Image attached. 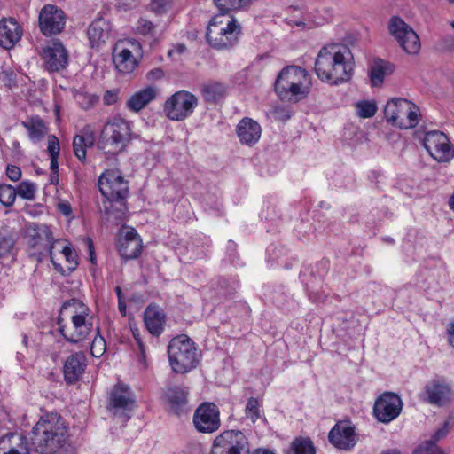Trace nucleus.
I'll use <instances>...</instances> for the list:
<instances>
[{
	"instance_id": "4",
	"label": "nucleus",
	"mask_w": 454,
	"mask_h": 454,
	"mask_svg": "<svg viewBox=\"0 0 454 454\" xmlns=\"http://www.w3.org/2000/svg\"><path fill=\"white\" fill-rule=\"evenodd\" d=\"M311 87L310 75L300 66L284 67L275 82V91L278 98L292 102H299L307 98Z\"/></svg>"
},
{
	"instance_id": "26",
	"label": "nucleus",
	"mask_w": 454,
	"mask_h": 454,
	"mask_svg": "<svg viewBox=\"0 0 454 454\" xmlns=\"http://www.w3.org/2000/svg\"><path fill=\"white\" fill-rule=\"evenodd\" d=\"M355 427H332L328 434L329 442L337 449L350 450L357 442Z\"/></svg>"
},
{
	"instance_id": "32",
	"label": "nucleus",
	"mask_w": 454,
	"mask_h": 454,
	"mask_svg": "<svg viewBox=\"0 0 454 454\" xmlns=\"http://www.w3.org/2000/svg\"><path fill=\"white\" fill-rule=\"evenodd\" d=\"M449 427H440L428 440L421 442L413 450L412 454H444L436 442L445 437L449 433Z\"/></svg>"
},
{
	"instance_id": "28",
	"label": "nucleus",
	"mask_w": 454,
	"mask_h": 454,
	"mask_svg": "<svg viewBox=\"0 0 454 454\" xmlns=\"http://www.w3.org/2000/svg\"><path fill=\"white\" fill-rule=\"evenodd\" d=\"M193 423L194 426H201L202 424L208 426H219L220 411L218 407L213 403H202L195 410Z\"/></svg>"
},
{
	"instance_id": "56",
	"label": "nucleus",
	"mask_w": 454,
	"mask_h": 454,
	"mask_svg": "<svg viewBox=\"0 0 454 454\" xmlns=\"http://www.w3.org/2000/svg\"><path fill=\"white\" fill-rule=\"evenodd\" d=\"M295 25L297 27H301L302 28L310 29L313 27L314 24H312L311 22H309V24H307L304 20H301L295 21Z\"/></svg>"
},
{
	"instance_id": "14",
	"label": "nucleus",
	"mask_w": 454,
	"mask_h": 454,
	"mask_svg": "<svg viewBox=\"0 0 454 454\" xmlns=\"http://www.w3.org/2000/svg\"><path fill=\"white\" fill-rule=\"evenodd\" d=\"M423 145L430 156L438 162H449L454 157V149L448 137L442 131L427 132Z\"/></svg>"
},
{
	"instance_id": "43",
	"label": "nucleus",
	"mask_w": 454,
	"mask_h": 454,
	"mask_svg": "<svg viewBox=\"0 0 454 454\" xmlns=\"http://www.w3.org/2000/svg\"><path fill=\"white\" fill-rule=\"evenodd\" d=\"M77 103L84 110H89L95 106L98 101V97L87 93H79L75 97Z\"/></svg>"
},
{
	"instance_id": "63",
	"label": "nucleus",
	"mask_w": 454,
	"mask_h": 454,
	"mask_svg": "<svg viewBox=\"0 0 454 454\" xmlns=\"http://www.w3.org/2000/svg\"><path fill=\"white\" fill-rule=\"evenodd\" d=\"M211 454H228L223 450H220L217 447H213Z\"/></svg>"
},
{
	"instance_id": "36",
	"label": "nucleus",
	"mask_w": 454,
	"mask_h": 454,
	"mask_svg": "<svg viewBox=\"0 0 454 454\" xmlns=\"http://www.w3.org/2000/svg\"><path fill=\"white\" fill-rule=\"evenodd\" d=\"M253 0H213L221 12L227 14L231 11L242 9L251 4Z\"/></svg>"
},
{
	"instance_id": "18",
	"label": "nucleus",
	"mask_w": 454,
	"mask_h": 454,
	"mask_svg": "<svg viewBox=\"0 0 454 454\" xmlns=\"http://www.w3.org/2000/svg\"><path fill=\"white\" fill-rule=\"evenodd\" d=\"M214 447L223 450L228 454H242L247 451V441L242 432L231 429L215 438Z\"/></svg>"
},
{
	"instance_id": "31",
	"label": "nucleus",
	"mask_w": 454,
	"mask_h": 454,
	"mask_svg": "<svg viewBox=\"0 0 454 454\" xmlns=\"http://www.w3.org/2000/svg\"><path fill=\"white\" fill-rule=\"evenodd\" d=\"M96 137L90 130H83L81 135H76L73 140V150L77 159L82 162H86V149L94 145Z\"/></svg>"
},
{
	"instance_id": "27",
	"label": "nucleus",
	"mask_w": 454,
	"mask_h": 454,
	"mask_svg": "<svg viewBox=\"0 0 454 454\" xmlns=\"http://www.w3.org/2000/svg\"><path fill=\"white\" fill-rule=\"evenodd\" d=\"M113 60L116 69L122 74L132 73L138 66V61L130 49L118 44L113 53Z\"/></svg>"
},
{
	"instance_id": "20",
	"label": "nucleus",
	"mask_w": 454,
	"mask_h": 454,
	"mask_svg": "<svg viewBox=\"0 0 454 454\" xmlns=\"http://www.w3.org/2000/svg\"><path fill=\"white\" fill-rule=\"evenodd\" d=\"M424 395L428 403L442 407L451 400L453 391L444 381L432 380L426 385Z\"/></svg>"
},
{
	"instance_id": "25",
	"label": "nucleus",
	"mask_w": 454,
	"mask_h": 454,
	"mask_svg": "<svg viewBox=\"0 0 454 454\" xmlns=\"http://www.w3.org/2000/svg\"><path fill=\"white\" fill-rule=\"evenodd\" d=\"M188 391L181 386L162 389V402L176 414H179L187 403Z\"/></svg>"
},
{
	"instance_id": "57",
	"label": "nucleus",
	"mask_w": 454,
	"mask_h": 454,
	"mask_svg": "<svg viewBox=\"0 0 454 454\" xmlns=\"http://www.w3.org/2000/svg\"><path fill=\"white\" fill-rule=\"evenodd\" d=\"M59 209L65 215H69L71 214V207L68 204H60Z\"/></svg>"
},
{
	"instance_id": "24",
	"label": "nucleus",
	"mask_w": 454,
	"mask_h": 454,
	"mask_svg": "<svg viewBox=\"0 0 454 454\" xmlns=\"http://www.w3.org/2000/svg\"><path fill=\"white\" fill-rule=\"evenodd\" d=\"M262 128L251 118L245 117L237 125V136L242 145H254L261 137Z\"/></svg>"
},
{
	"instance_id": "8",
	"label": "nucleus",
	"mask_w": 454,
	"mask_h": 454,
	"mask_svg": "<svg viewBox=\"0 0 454 454\" xmlns=\"http://www.w3.org/2000/svg\"><path fill=\"white\" fill-rule=\"evenodd\" d=\"M33 239L35 240L33 247H38L39 253L41 254H50L51 261L57 271H59L62 274H69L77 268V254L73 251L71 247L67 245L64 246L61 250V253L67 262L66 269H64L61 264L56 262L52 250L54 248V243L59 242V240L54 239L52 232L48 226H42L39 232L36 233Z\"/></svg>"
},
{
	"instance_id": "47",
	"label": "nucleus",
	"mask_w": 454,
	"mask_h": 454,
	"mask_svg": "<svg viewBox=\"0 0 454 454\" xmlns=\"http://www.w3.org/2000/svg\"><path fill=\"white\" fill-rule=\"evenodd\" d=\"M47 150L51 156L59 155V143L56 136L51 135L48 137V147Z\"/></svg>"
},
{
	"instance_id": "54",
	"label": "nucleus",
	"mask_w": 454,
	"mask_h": 454,
	"mask_svg": "<svg viewBox=\"0 0 454 454\" xmlns=\"http://www.w3.org/2000/svg\"><path fill=\"white\" fill-rule=\"evenodd\" d=\"M147 75L152 78L160 79L163 76V72L161 69L156 68L151 70Z\"/></svg>"
},
{
	"instance_id": "50",
	"label": "nucleus",
	"mask_w": 454,
	"mask_h": 454,
	"mask_svg": "<svg viewBox=\"0 0 454 454\" xmlns=\"http://www.w3.org/2000/svg\"><path fill=\"white\" fill-rule=\"evenodd\" d=\"M6 175L12 181H18L21 177V170L14 165H8L6 168Z\"/></svg>"
},
{
	"instance_id": "60",
	"label": "nucleus",
	"mask_w": 454,
	"mask_h": 454,
	"mask_svg": "<svg viewBox=\"0 0 454 454\" xmlns=\"http://www.w3.org/2000/svg\"><path fill=\"white\" fill-rule=\"evenodd\" d=\"M252 454H275V452L266 449H257Z\"/></svg>"
},
{
	"instance_id": "46",
	"label": "nucleus",
	"mask_w": 454,
	"mask_h": 454,
	"mask_svg": "<svg viewBox=\"0 0 454 454\" xmlns=\"http://www.w3.org/2000/svg\"><path fill=\"white\" fill-rule=\"evenodd\" d=\"M153 28H154V25L153 24L152 21H150L145 18H140L137 20V31L139 34L144 35H148V34L152 33Z\"/></svg>"
},
{
	"instance_id": "44",
	"label": "nucleus",
	"mask_w": 454,
	"mask_h": 454,
	"mask_svg": "<svg viewBox=\"0 0 454 454\" xmlns=\"http://www.w3.org/2000/svg\"><path fill=\"white\" fill-rule=\"evenodd\" d=\"M246 415L247 418L251 419L252 423H255L256 419L259 418V402L254 397H250L247 400L246 405Z\"/></svg>"
},
{
	"instance_id": "35",
	"label": "nucleus",
	"mask_w": 454,
	"mask_h": 454,
	"mask_svg": "<svg viewBox=\"0 0 454 454\" xmlns=\"http://www.w3.org/2000/svg\"><path fill=\"white\" fill-rule=\"evenodd\" d=\"M389 67V64L382 59H375L370 69V79L372 85L376 87L383 82L384 77Z\"/></svg>"
},
{
	"instance_id": "38",
	"label": "nucleus",
	"mask_w": 454,
	"mask_h": 454,
	"mask_svg": "<svg viewBox=\"0 0 454 454\" xmlns=\"http://www.w3.org/2000/svg\"><path fill=\"white\" fill-rule=\"evenodd\" d=\"M16 239L12 234L0 231V259L12 254Z\"/></svg>"
},
{
	"instance_id": "22",
	"label": "nucleus",
	"mask_w": 454,
	"mask_h": 454,
	"mask_svg": "<svg viewBox=\"0 0 454 454\" xmlns=\"http://www.w3.org/2000/svg\"><path fill=\"white\" fill-rule=\"evenodd\" d=\"M87 366V359L82 352H75L66 359L63 366L64 380L67 384L80 380Z\"/></svg>"
},
{
	"instance_id": "13",
	"label": "nucleus",
	"mask_w": 454,
	"mask_h": 454,
	"mask_svg": "<svg viewBox=\"0 0 454 454\" xmlns=\"http://www.w3.org/2000/svg\"><path fill=\"white\" fill-rule=\"evenodd\" d=\"M388 32L406 53L417 54L420 51L421 44L419 35L400 17L393 16L390 19Z\"/></svg>"
},
{
	"instance_id": "10",
	"label": "nucleus",
	"mask_w": 454,
	"mask_h": 454,
	"mask_svg": "<svg viewBox=\"0 0 454 454\" xmlns=\"http://www.w3.org/2000/svg\"><path fill=\"white\" fill-rule=\"evenodd\" d=\"M198 104L195 95L187 90H179L166 100L164 112L169 120L181 121L194 112Z\"/></svg>"
},
{
	"instance_id": "62",
	"label": "nucleus",
	"mask_w": 454,
	"mask_h": 454,
	"mask_svg": "<svg viewBox=\"0 0 454 454\" xmlns=\"http://www.w3.org/2000/svg\"><path fill=\"white\" fill-rule=\"evenodd\" d=\"M119 310L123 316L126 315V305L121 301H119Z\"/></svg>"
},
{
	"instance_id": "34",
	"label": "nucleus",
	"mask_w": 454,
	"mask_h": 454,
	"mask_svg": "<svg viewBox=\"0 0 454 454\" xmlns=\"http://www.w3.org/2000/svg\"><path fill=\"white\" fill-rule=\"evenodd\" d=\"M287 454H316V448L309 437H296L293 440Z\"/></svg>"
},
{
	"instance_id": "29",
	"label": "nucleus",
	"mask_w": 454,
	"mask_h": 454,
	"mask_svg": "<svg viewBox=\"0 0 454 454\" xmlns=\"http://www.w3.org/2000/svg\"><path fill=\"white\" fill-rule=\"evenodd\" d=\"M144 320L149 333L153 336L161 334L164 329L165 314L157 306H148L144 313Z\"/></svg>"
},
{
	"instance_id": "21",
	"label": "nucleus",
	"mask_w": 454,
	"mask_h": 454,
	"mask_svg": "<svg viewBox=\"0 0 454 454\" xmlns=\"http://www.w3.org/2000/svg\"><path fill=\"white\" fill-rule=\"evenodd\" d=\"M87 35L92 48L100 47L114 37L112 24L106 19H95L87 29Z\"/></svg>"
},
{
	"instance_id": "1",
	"label": "nucleus",
	"mask_w": 454,
	"mask_h": 454,
	"mask_svg": "<svg viewBox=\"0 0 454 454\" xmlns=\"http://www.w3.org/2000/svg\"><path fill=\"white\" fill-rule=\"evenodd\" d=\"M354 66L350 50L332 43L321 48L315 60L314 70L322 82L338 85L351 79Z\"/></svg>"
},
{
	"instance_id": "51",
	"label": "nucleus",
	"mask_w": 454,
	"mask_h": 454,
	"mask_svg": "<svg viewBox=\"0 0 454 454\" xmlns=\"http://www.w3.org/2000/svg\"><path fill=\"white\" fill-rule=\"evenodd\" d=\"M132 333H133V336H134V338L136 340V342H137V346L139 348L140 352L142 354H144L145 353V346H144V344L142 342V340L140 338V334H139L138 331L137 330H133Z\"/></svg>"
},
{
	"instance_id": "39",
	"label": "nucleus",
	"mask_w": 454,
	"mask_h": 454,
	"mask_svg": "<svg viewBox=\"0 0 454 454\" xmlns=\"http://www.w3.org/2000/svg\"><path fill=\"white\" fill-rule=\"evenodd\" d=\"M16 188L11 184H0V202L4 207H11L16 199Z\"/></svg>"
},
{
	"instance_id": "53",
	"label": "nucleus",
	"mask_w": 454,
	"mask_h": 454,
	"mask_svg": "<svg viewBox=\"0 0 454 454\" xmlns=\"http://www.w3.org/2000/svg\"><path fill=\"white\" fill-rule=\"evenodd\" d=\"M449 341L450 344L454 348V320L448 326Z\"/></svg>"
},
{
	"instance_id": "7",
	"label": "nucleus",
	"mask_w": 454,
	"mask_h": 454,
	"mask_svg": "<svg viewBox=\"0 0 454 454\" xmlns=\"http://www.w3.org/2000/svg\"><path fill=\"white\" fill-rule=\"evenodd\" d=\"M170 366L176 373H185L196 367L198 353L194 342L185 334L173 338L168 347Z\"/></svg>"
},
{
	"instance_id": "49",
	"label": "nucleus",
	"mask_w": 454,
	"mask_h": 454,
	"mask_svg": "<svg viewBox=\"0 0 454 454\" xmlns=\"http://www.w3.org/2000/svg\"><path fill=\"white\" fill-rule=\"evenodd\" d=\"M118 90H106L103 96L104 104L106 106L113 105L118 100Z\"/></svg>"
},
{
	"instance_id": "40",
	"label": "nucleus",
	"mask_w": 454,
	"mask_h": 454,
	"mask_svg": "<svg viewBox=\"0 0 454 454\" xmlns=\"http://www.w3.org/2000/svg\"><path fill=\"white\" fill-rule=\"evenodd\" d=\"M35 192L36 185L34 183L28 181L21 182L16 189L17 195L28 200H33L35 199Z\"/></svg>"
},
{
	"instance_id": "37",
	"label": "nucleus",
	"mask_w": 454,
	"mask_h": 454,
	"mask_svg": "<svg viewBox=\"0 0 454 454\" xmlns=\"http://www.w3.org/2000/svg\"><path fill=\"white\" fill-rule=\"evenodd\" d=\"M23 126L28 131L31 139L40 140L44 136V124L39 118L24 121Z\"/></svg>"
},
{
	"instance_id": "41",
	"label": "nucleus",
	"mask_w": 454,
	"mask_h": 454,
	"mask_svg": "<svg viewBox=\"0 0 454 454\" xmlns=\"http://www.w3.org/2000/svg\"><path fill=\"white\" fill-rule=\"evenodd\" d=\"M356 109L361 118H371L377 112V105L374 101L362 100L356 103Z\"/></svg>"
},
{
	"instance_id": "33",
	"label": "nucleus",
	"mask_w": 454,
	"mask_h": 454,
	"mask_svg": "<svg viewBox=\"0 0 454 454\" xmlns=\"http://www.w3.org/2000/svg\"><path fill=\"white\" fill-rule=\"evenodd\" d=\"M226 89L225 84L220 82H208L202 85L201 94L205 102L216 104L225 97Z\"/></svg>"
},
{
	"instance_id": "48",
	"label": "nucleus",
	"mask_w": 454,
	"mask_h": 454,
	"mask_svg": "<svg viewBox=\"0 0 454 454\" xmlns=\"http://www.w3.org/2000/svg\"><path fill=\"white\" fill-rule=\"evenodd\" d=\"M152 8L155 12L162 13L170 6L173 0H151Z\"/></svg>"
},
{
	"instance_id": "64",
	"label": "nucleus",
	"mask_w": 454,
	"mask_h": 454,
	"mask_svg": "<svg viewBox=\"0 0 454 454\" xmlns=\"http://www.w3.org/2000/svg\"><path fill=\"white\" fill-rule=\"evenodd\" d=\"M114 290H115V293H116V294L118 296V301H121V287L120 286H116Z\"/></svg>"
},
{
	"instance_id": "58",
	"label": "nucleus",
	"mask_w": 454,
	"mask_h": 454,
	"mask_svg": "<svg viewBox=\"0 0 454 454\" xmlns=\"http://www.w3.org/2000/svg\"><path fill=\"white\" fill-rule=\"evenodd\" d=\"M50 181L52 184H57L59 183V172H51L50 176Z\"/></svg>"
},
{
	"instance_id": "9",
	"label": "nucleus",
	"mask_w": 454,
	"mask_h": 454,
	"mask_svg": "<svg viewBox=\"0 0 454 454\" xmlns=\"http://www.w3.org/2000/svg\"><path fill=\"white\" fill-rule=\"evenodd\" d=\"M386 121L399 129H408L419 123V107L405 98H393L384 108Z\"/></svg>"
},
{
	"instance_id": "61",
	"label": "nucleus",
	"mask_w": 454,
	"mask_h": 454,
	"mask_svg": "<svg viewBox=\"0 0 454 454\" xmlns=\"http://www.w3.org/2000/svg\"><path fill=\"white\" fill-rule=\"evenodd\" d=\"M380 454H401V451L397 449H390V450L382 451Z\"/></svg>"
},
{
	"instance_id": "6",
	"label": "nucleus",
	"mask_w": 454,
	"mask_h": 454,
	"mask_svg": "<svg viewBox=\"0 0 454 454\" xmlns=\"http://www.w3.org/2000/svg\"><path fill=\"white\" fill-rule=\"evenodd\" d=\"M131 139V128L129 121L114 117L101 130L98 146L106 154L115 157L125 150Z\"/></svg>"
},
{
	"instance_id": "17",
	"label": "nucleus",
	"mask_w": 454,
	"mask_h": 454,
	"mask_svg": "<svg viewBox=\"0 0 454 454\" xmlns=\"http://www.w3.org/2000/svg\"><path fill=\"white\" fill-rule=\"evenodd\" d=\"M143 241L134 228L123 231L118 239V251L125 260H132L140 256L143 251Z\"/></svg>"
},
{
	"instance_id": "16",
	"label": "nucleus",
	"mask_w": 454,
	"mask_h": 454,
	"mask_svg": "<svg viewBox=\"0 0 454 454\" xmlns=\"http://www.w3.org/2000/svg\"><path fill=\"white\" fill-rule=\"evenodd\" d=\"M403 409V401L393 392H385L375 401L373 414L378 421L389 423L399 416Z\"/></svg>"
},
{
	"instance_id": "3",
	"label": "nucleus",
	"mask_w": 454,
	"mask_h": 454,
	"mask_svg": "<svg viewBox=\"0 0 454 454\" xmlns=\"http://www.w3.org/2000/svg\"><path fill=\"white\" fill-rule=\"evenodd\" d=\"M98 188L106 199L104 213L109 218L122 220L127 210L125 200L129 193L128 182L118 169L106 170L98 178Z\"/></svg>"
},
{
	"instance_id": "5",
	"label": "nucleus",
	"mask_w": 454,
	"mask_h": 454,
	"mask_svg": "<svg viewBox=\"0 0 454 454\" xmlns=\"http://www.w3.org/2000/svg\"><path fill=\"white\" fill-rule=\"evenodd\" d=\"M241 34L240 24L234 17L219 13L210 20L206 36L212 47L222 50L237 44Z\"/></svg>"
},
{
	"instance_id": "59",
	"label": "nucleus",
	"mask_w": 454,
	"mask_h": 454,
	"mask_svg": "<svg viewBox=\"0 0 454 454\" xmlns=\"http://www.w3.org/2000/svg\"><path fill=\"white\" fill-rule=\"evenodd\" d=\"M199 432L201 433H213L218 429V427H196Z\"/></svg>"
},
{
	"instance_id": "45",
	"label": "nucleus",
	"mask_w": 454,
	"mask_h": 454,
	"mask_svg": "<svg viewBox=\"0 0 454 454\" xmlns=\"http://www.w3.org/2000/svg\"><path fill=\"white\" fill-rule=\"evenodd\" d=\"M61 422V416L57 412L45 413L41 416L35 426H56Z\"/></svg>"
},
{
	"instance_id": "52",
	"label": "nucleus",
	"mask_w": 454,
	"mask_h": 454,
	"mask_svg": "<svg viewBox=\"0 0 454 454\" xmlns=\"http://www.w3.org/2000/svg\"><path fill=\"white\" fill-rule=\"evenodd\" d=\"M87 245H88V249L90 252V262L92 263H96V255H95V252H94L93 242L90 239H87Z\"/></svg>"
},
{
	"instance_id": "23",
	"label": "nucleus",
	"mask_w": 454,
	"mask_h": 454,
	"mask_svg": "<svg viewBox=\"0 0 454 454\" xmlns=\"http://www.w3.org/2000/svg\"><path fill=\"white\" fill-rule=\"evenodd\" d=\"M21 36L22 28L14 19H2L0 20L1 47L6 50L13 48Z\"/></svg>"
},
{
	"instance_id": "42",
	"label": "nucleus",
	"mask_w": 454,
	"mask_h": 454,
	"mask_svg": "<svg viewBox=\"0 0 454 454\" xmlns=\"http://www.w3.org/2000/svg\"><path fill=\"white\" fill-rule=\"evenodd\" d=\"M96 336L94 337L91 346H90V353L93 356L99 357L101 356L106 350V341L99 335V329L96 328Z\"/></svg>"
},
{
	"instance_id": "2",
	"label": "nucleus",
	"mask_w": 454,
	"mask_h": 454,
	"mask_svg": "<svg viewBox=\"0 0 454 454\" xmlns=\"http://www.w3.org/2000/svg\"><path fill=\"white\" fill-rule=\"evenodd\" d=\"M57 325L60 334L72 344L89 339L94 330L90 309L76 299L63 303Z\"/></svg>"
},
{
	"instance_id": "15",
	"label": "nucleus",
	"mask_w": 454,
	"mask_h": 454,
	"mask_svg": "<svg viewBox=\"0 0 454 454\" xmlns=\"http://www.w3.org/2000/svg\"><path fill=\"white\" fill-rule=\"evenodd\" d=\"M66 14L57 5H44L38 16V25L41 33L45 36L60 34L66 26Z\"/></svg>"
},
{
	"instance_id": "11",
	"label": "nucleus",
	"mask_w": 454,
	"mask_h": 454,
	"mask_svg": "<svg viewBox=\"0 0 454 454\" xmlns=\"http://www.w3.org/2000/svg\"><path fill=\"white\" fill-rule=\"evenodd\" d=\"M68 440L67 427H33L31 441L41 452H56Z\"/></svg>"
},
{
	"instance_id": "55",
	"label": "nucleus",
	"mask_w": 454,
	"mask_h": 454,
	"mask_svg": "<svg viewBox=\"0 0 454 454\" xmlns=\"http://www.w3.org/2000/svg\"><path fill=\"white\" fill-rule=\"evenodd\" d=\"M59 156H51V172H59Z\"/></svg>"
},
{
	"instance_id": "12",
	"label": "nucleus",
	"mask_w": 454,
	"mask_h": 454,
	"mask_svg": "<svg viewBox=\"0 0 454 454\" xmlns=\"http://www.w3.org/2000/svg\"><path fill=\"white\" fill-rule=\"evenodd\" d=\"M136 405V399L131 389L122 384H116L109 396L107 409L114 416L126 422L130 418V413Z\"/></svg>"
},
{
	"instance_id": "19",
	"label": "nucleus",
	"mask_w": 454,
	"mask_h": 454,
	"mask_svg": "<svg viewBox=\"0 0 454 454\" xmlns=\"http://www.w3.org/2000/svg\"><path fill=\"white\" fill-rule=\"evenodd\" d=\"M42 58L44 60V67L50 72H59L64 69L68 63V54L63 44L59 42H52L43 49Z\"/></svg>"
},
{
	"instance_id": "30",
	"label": "nucleus",
	"mask_w": 454,
	"mask_h": 454,
	"mask_svg": "<svg viewBox=\"0 0 454 454\" xmlns=\"http://www.w3.org/2000/svg\"><path fill=\"white\" fill-rule=\"evenodd\" d=\"M157 96V89L153 86H147L135 92L127 101V107L133 111L138 112L145 107Z\"/></svg>"
}]
</instances>
